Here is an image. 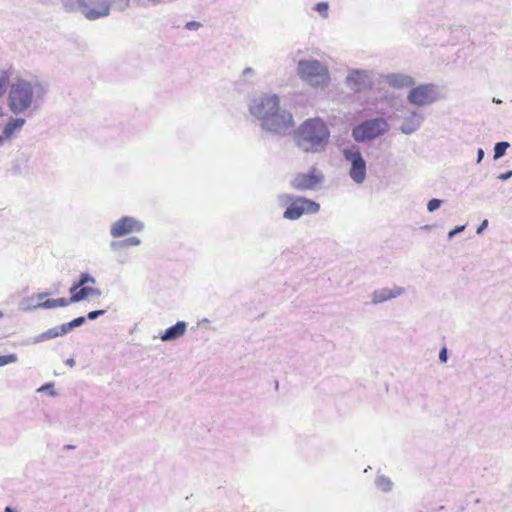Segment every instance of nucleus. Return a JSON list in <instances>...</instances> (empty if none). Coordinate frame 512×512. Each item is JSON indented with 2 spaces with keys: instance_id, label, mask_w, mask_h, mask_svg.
Instances as JSON below:
<instances>
[{
  "instance_id": "1",
  "label": "nucleus",
  "mask_w": 512,
  "mask_h": 512,
  "mask_svg": "<svg viewBox=\"0 0 512 512\" xmlns=\"http://www.w3.org/2000/svg\"><path fill=\"white\" fill-rule=\"evenodd\" d=\"M251 113L262 120L265 129L279 131L293 125L291 114L280 112L276 95H263L253 100Z\"/></svg>"
},
{
  "instance_id": "2",
  "label": "nucleus",
  "mask_w": 512,
  "mask_h": 512,
  "mask_svg": "<svg viewBox=\"0 0 512 512\" xmlns=\"http://www.w3.org/2000/svg\"><path fill=\"white\" fill-rule=\"evenodd\" d=\"M328 137L327 126L322 120L309 119L299 129L298 145L306 151H315L328 140Z\"/></svg>"
},
{
  "instance_id": "3",
  "label": "nucleus",
  "mask_w": 512,
  "mask_h": 512,
  "mask_svg": "<svg viewBox=\"0 0 512 512\" xmlns=\"http://www.w3.org/2000/svg\"><path fill=\"white\" fill-rule=\"evenodd\" d=\"M299 77L313 87H326L330 82L328 68L317 60H301L297 66Z\"/></svg>"
},
{
  "instance_id": "4",
  "label": "nucleus",
  "mask_w": 512,
  "mask_h": 512,
  "mask_svg": "<svg viewBox=\"0 0 512 512\" xmlns=\"http://www.w3.org/2000/svg\"><path fill=\"white\" fill-rule=\"evenodd\" d=\"M33 100L32 85L24 80L18 79L14 82L8 94V106L14 113H19L30 107Z\"/></svg>"
},
{
  "instance_id": "5",
  "label": "nucleus",
  "mask_w": 512,
  "mask_h": 512,
  "mask_svg": "<svg viewBox=\"0 0 512 512\" xmlns=\"http://www.w3.org/2000/svg\"><path fill=\"white\" fill-rule=\"evenodd\" d=\"M281 199L285 202H291L283 215L284 218L289 220H296L304 214H315L320 209L318 203L307 198H293L291 195H283Z\"/></svg>"
},
{
  "instance_id": "6",
  "label": "nucleus",
  "mask_w": 512,
  "mask_h": 512,
  "mask_svg": "<svg viewBox=\"0 0 512 512\" xmlns=\"http://www.w3.org/2000/svg\"><path fill=\"white\" fill-rule=\"evenodd\" d=\"M388 128L387 122L382 118L368 120L353 129V137L357 141H366L383 134Z\"/></svg>"
},
{
  "instance_id": "7",
  "label": "nucleus",
  "mask_w": 512,
  "mask_h": 512,
  "mask_svg": "<svg viewBox=\"0 0 512 512\" xmlns=\"http://www.w3.org/2000/svg\"><path fill=\"white\" fill-rule=\"evenodd\" d=\"M95 280L88 274H81L80 279L70 288V303L79 302L90 297L99 296L100 290L89 284H94Z\"/></svg>"
},
{
  "instance_id": "8",
  "label": "nucleus",
  "mask_w": 512,
  "mask_h": 512,
  "mask_svg": "<svg viewBox=\"0 0 512 512\" xmlns=\"http://www.w3.org/2000/svg\"><path fill=\"white\" fill-rule=\"evenodd\" d=\"M343 154L346 160L351 163V168L349 171L351 179L357 184L363 183L366 178V162L363 159L359 149L355 147L345 149Z\"/></svg>"
},
{
  "instance_id": "9",
  "label": "nucleus",
  "mask_w": 512,
  "mask_h": 512,
  "mask_svg": "<svg viewBox=\"0 0 512 512\" xmlns=\"http://www.w3.org/2000/svg\"><path fill=\"white\" fill-rule=\"evenodd\" d=\"M323 180L322 173L315 167L308 173H299L291 181V186L299 191L312 190L316 188Z\"/></svg>"
},
{
  "instance_id": "10",
  "label": "nucleus",
  "mask_w": 512,
  "mask_h": 512,
  "mask_svg": "<svg viewBox=\"0 0 512 512\" xmlns=\"http://www.w3.org/2000/svg\"><path fill=\"white\" fill-rule=\"evenodd\" d=\"M436 98V89L432 84L419 85L412 89L408 95L409 102L417 106L430 104Z\"/></svg>"
},
{
  "instance_id": "11",
  "label": "nucleus",
  "mask_w": 512,
  "mask_h": 512,
  "mask_svg": "<svg viewBox=\"0 0 512 512\" xmlns=\"http://www.w3.org/2000/svg\"><path fill=\"white\" fill-rule=\"evenodd\" d=\"M143 227V224L135 218L122 217L112 225L110 232L114 238H119L130 233L140 232Z\"/></svg>"
},
{
  "instance_id": "12",
  "label": "nucleus",
  "mask_w": 512,
  "mask_h": 512,
  "mask_svg": "<svg viewBox=\"0 0 512 512\" xmlns=\"http://www.w3.org/2000/svg\"><path fill=\"white\" fill-rule=\"evenodd\" d=\"M81 10L87 19L94 20L107 16L109 14L110 7L106 0H96L91 4L82 2Z\"/></svg>"
},
{
  "instance_id": "13",
  "label": "nucleus",
  "mask_w": 512,
  "mask_h": 512,
  "mask_svg": "<svg viewBox=\"0 0 512 512\" xmlns=\"http://www.w3.org/2000/svg\"><path fill=\"white\" fill-rule=\"evenodd\" d=\"M187 329V323L184 321H179L175 325L169 327L165 330V332L161 335L162 341H171L180 338L183 336Z\"/></svg>"
},
{
  "instance_id": "14",
  "label": "nucleus",
  "mask_w": 512,
  "mask_h": 512,
  "mask_svg": "<svg viewBox=\"0 0 512 512\" xmlns=\"http://www.w3.org/2000/svg\"><path fill=\"white\" fill-rule=\"evenodd\" d=\"M65 334H67V332H66V330H65V328H64V326L62 324L60 326H56V327L50 328V329L44 331L43 333L37 335L34 338V343L45 342V341H48V340H51V339L63 336Z\"/></svg>"
},
{
  "instance_id": "15",
  "label": "nucleus",
  "mask_w": 512,
  "mask_h": 512,
  "mask_svg": "<svg viewBox=\"0 0 512 512\" xmlns=\"http://www.w3.org/2000/svg\"><path fill=\"white\" fill-rule=\"evenodd\" d=\"M24 123L25 120L20 118L12 119L11 121H9L3 130V140L11 138L15 130L20 129L24 125Z\"/></svg>"
},
{
  "instance_id": "16",
  "label": "nucleus",
  "mask_w": 512,
  "mask_h": 512,
  "mask_svg": "<svg viewBox=\"0 0 512 512\" xmlns=\"http://www.w3.org/2000/svg\"><path fill=\"white\" fill-rule=\"evenodd\" d=\"M69 299L66 298H58V299H47L43 302H40L36 305L38 308L51 309L56 307H65L69 305Z\"/></svg>"
},
{
  "instance_id": "17",
  "label": "nucleus",
  "mask_w": 512,
  "mask_h": 512,
  "mask_svg": "<svg viewBox=\"0 0 512 512\" xmlns=\"http://www.w3.org/2000/svg\"><path fill=\"white\" fill-rule=\"evenodd\" d=\"M12 74V69L0 70V97H2L6 92Z\"/></svg>"
},
{
  "instance_id": "18",
  "label": "nucleus",
  "mask_w": 512,
  "mask_h": 512,
  "mask_svg": "<svg viewBox=\"0 0 512 512\" xmlns=\"http://www.w3.org/2000/svg\"><path fill=\"white\" fill-rule=\"evenodd\" d=\"M396 294L395 293H392V291H389V290H383L381 292H376L374 293V296H373V301L374 302H383V301H386L388 299H391L393 297H395Z\"/></svg>"
},
{
  "instance_id": "19",
  "label": "nucleus",
  "mask_w": 512,
  "mask_h": 512,
  "mask_svg": "<svg viewBox=\"0 0 512 512\" xmlns=\"http://www.w3.org/2000/svg\"><path fill=\"white\" fill-rule=\"evenodd\" d=\"M140 244V240L137 237H130L120 242H113L112 247L118 248L123 246H137Z\"/></svg>"
},
{
  "instance_id": "20",
  "label": "nucleus",
  "mask_w": 512,
  "mask_h": 512,
  "mask_svg": "<svg viewBox=\"0 0 512 512\" xmlns=\"http://www.w3.org/2000/svg\"><path fill=\"white\" fill-rule=\"evenodd\" d=\"M509 147V143L508 142H499L495 145L494 147V158L495 159H498L500 157H502L505 152H506V149Z\"/></svg>"
},
{
  "instance_id": "21",
  "label": "nucleus",
  "mask_w": 512,
  "mask_h": 512,
  "mask_svg": "<svg viewBox=\"0 0 512 512\" xmlns=\"http://www.w3.org/2000/svg\"><path fill=\"white\" fill-rule=\"evenodd\" d=\"M85 319L84 317H77L75 319H73L72 321L68 322V323H64L63 326L66 330V332H70L74 327H77V326H80L84 323Z\"/></svg>"
},
{
  "instance_id": "22",
  "label": "nucleus",
  "mask_w": 512,
  "mask_h": 512,
  "mask_svg": "<svg viewBox=\"0 0 512 512\" xmlns=\"http://www.w3.org/2000/svg\"><path fill=\"white\" fill-rule=\"evenodd\" d=\"M364 75L360 72H353L348 76V82L354 85L355 90H360V87L357 85L358 80L362 79Z\"/></svg>"
},
{
  "instance_id": "23",
  "label": "nucleus",
  "mask_w": 512,
  "mask_h": 512,
  "mask_svg": "<svg viewBox=\"0 0 512 512\" xmlns=\"http://www.w3.org/2000/svg\"><path fill=\"white\" fill-rule=\"evenodd\" d=\"M16 361H17V356L15 354L0 356V366L15 363Z\"/></svg>"
},
{
  "instance_id": "24",
  "label": "nucleus",
  "mask_w": 512,
  "mask_h": 512,
  "mask_svg": "<svg viewBox=\"0 0 512 512\" xmlns=\"http://www.w3.org/2000/svg\"><path fill=\"white\" fill-rule=\"evenodd\" d=\"M315 10L320 13L322 16L327 17L328 13V3L319 2L315 5Z\"/></svg>"
},
{
  "instance_id": "25",
  "label": "nucleus",
  "mask_w": 512,
  "mask_h": 512,
  "mask_svg": "<svg viewBox=\"0 0 512 512\" xmlns=\"http://www.w3.org/2000/svg\"><path fill=\"white\" fill-rule=\"evenodd\" d=\"M440 204H441V200L432 199L428 202L427 208L430 212H433L440 207Z\"/></svg>"
},
{
  "instance_id": "26",
  "label": "nucleus",
  "mask_w": 512,
  "mask_h": 512,
  "mask_svg": "<svg viewBox=\"0 0 512 512\" xmlns=\"http://www.w3.org/2000/svg\"><path fill=\"white\" fill-rule=\"evenodd\" d=\"M378 485L384 491L389 490L391 488V482L388 479L384 478V477H381V478L378 479Z\"/></svg>"
},
{
  "instance_id": "27",
  "label": "nucleus",
  "mask_w": 512,
  "mask_h": 512,
  "mask_svg": "<svg viewBox=\"0 0 512 512\" xmlns=\"http://www.w3.org/2000/svg\"><path fill=\"white\" fill-rule=\"evenodd\" d=\"M103 313H104L103 310L92 311V312L88 313V318L93 320V319H96L99 315H101Z\"/></svg>"
},
{
  "instance_id": "28",
  "label": "nucleus",
  "mask_w": 512,
  "mask_h": 512,
  "mask_svg": "<svg viewBox=\"0 0 512 512\" xmlns=\"http://www.w3.org/2000/svg\"><path fill=\"white\" fill-rule=\"evenodd\" d=\"M439 359L441 360V362H446L447 361V350H446L445 347L442 348V350L440 351Z\"/></svg>"
},
{
  "instance_id": "29",
  "label": "nucleus",
  "mask_w": 512,
  "mask_h": 512,
  "mask_svg": "<svg viewBox=\"0 0 512 512\" xmlns=\"http://www.w3.org/2000/svg\"><path fill=\"white\" fill-rule=\"evenodd\" d=\"M199 26H200V24L198 22H194V21L188 22L186 24V28H188V29H197Z\"/></svg>"
},
{
  "instance_id": "30",
  "label": "nucleus",
  "mask_w": 512,
  "mask_h": 512,
  "mask_svg": "<svg viewBox=\"0 0 512 512\" xmlns=\"http://www.w3.org/2000/svg\"><path fill=\"white\" fill-rule=\"evenodd\" d=\"M464 228H465L464 226L456 227L455 229H453V230H451V231L449 232V237L454 236L456 233H458V232H460V231L464 230Z\"/></svg>"
},
{
  "instance_id": "31",
  "label": "nucleus",
  "mask_w": 512,
  "mask_h": 512,
  "mask_svg": "<svg viewBox=\"0 0 512 512\" xmlns=\"http://www.w3.org/2000/svg\"><path fill=\"white\" fill-rule=\"evenodd\" d=\"M488 225V220H484L479 228L477 229V233L480 234Z\"/></svg>"
},
{
  "instance_id": "32",
  "label": "nucleus",
  "mask_w": 512,
  "mask_h": 512,
  "mask_svg": "<svg viewBox=\"0 0 512 512\" xmlns=\"http://www.w3.org/2000/svg\"><path fill=\"white\" fill-rule=\"evenodd\" d=\"M483 155H484V152L482 149H479L478 150V162L481 161V159L483 158Z\"/></svg>"
},
{
  "instance_id": "33",
  "label": "nucleus",
  "mask_w": 512,
  "mask_h": 512,
  "mask_svg": "<svg viewBox=\"0 0 512 512\" xmlns=\"http://www.w3.org/2000/svg\"><path fill=\"white\" fill-rule=\"evenodd\" d=\"M46 296H47V294L42 293V294H38V295H37V298H38V300H42V299H43L44 297H46Z\"/></svg>"
},
{
  "instance_id": "34",
  "label": "nucleus",
  "mask_w": 512,
  "mask_h": 512,
  "mask_svg": "<svg viewBox=\"0 0 512 512\" xmlns=\"http://www.w3.org/2000/svg\"><path fill=\"white\" fill-rule=\"evenodd\" d=\"M5 512H14V511L12 510V508H10V507H6V508H5Z\"/></svg>"
},
{
  "instance_id": "35",
  "label": "nucleus",
  "mask_w": 512,
  "mask_h": 512,
  "mask_svg": "<svg viewBox=\"0 0 512 512\" xmlns=\"http://www.w3.org/2000/svg\"><path fill=\"white\" fill-rule=\"evenodd\" d=\"M3 144V137L0 136V146Z\"/></svg>"
},
{
  "instance_id": "36",
  "label": "nucleus",
  "mask_w": 512,
  "mask_h": 512,
  "mask_svg": "<svg viewBox=\"0 0 512 512\" xmlns=\"http://www.w3.org/2000/svg\"><path fill=\"white\" fill-rule=\"evenodd\" d=\"M68 363H69L70 365H73L74 361L71 359V360H69V361H68Z\"/></svg>"
}]
</instances>
